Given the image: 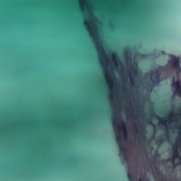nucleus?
Returning <instances> with one entry per match:
<instances>
[{
	"label": "nucleus",
	"mask_w": 181,
	"mask_h": 181,
	"mask_svg": "<svg viewBox=\"0 0 181 181\" xmlns=\"http://www.w3.org/2000/svg\"><path fill=\"white\" fill-rule=\"evenodd\" d=\"M98 49H99V50L100 52H102L103 53H104V48L103 47V46L100 45L98 47Z\"/></svg>",
	"instance_id": "nucleus-14"
},
{
	"label": "nucleus",
	"mask_w": 181,
	"mask_h": 181,
	"mask_svg": "<svg viewBox=\"0 0 181 181\" xmlns=\"http://www.w3.org/2000/svg\"><path fill=\"white\" fill-rule=\"evenodd\" d=\"M139 181H142V179L140 178V179L139 180Z\"/></svg>",
	"instance_id": "nucleus-29"
},
{
	"label": "nucleus",
	"mask_w": 181,
	"mask_h": 181,
	"mask_svg": "<svg viewBox=\"0 0 181 181\" xmlns=\"http://www.w3.org/2000/svg\"><path fill=\"white\" fill-rule=\"evenodd\" d=\"M129 83H130V86H135V77H134V76L130 75L129 76Z\"/></svg>",
	"instance_id": "nucleus-9"
},
{
	"label": "nucleus",
	"mask_w": 181,
	"mask_h": 181,
	"mask_svg": "<svg viewBox=\"0 0 181 181\" xmlns=\"http://www.w3.org/2000/svg\"><path fill=\"white\" fill-rule=\"evenodd\" d=\"M180 165H181V158H180Z\"/></svg>",
	"instance_id": "nucleus-34"
},
{
	"label": "nucleus",
	"mask_w": 181,
	"mask_h": 181,
	"mask_svg": "<svg viewBox=\"0 0 181 181\" xmlns=\"http://www.w3.org/2000/svg\"><path fill=\"white\" fill-rule=\"evenodd\" d=\"M149 91H153V90L151 89V90H150Z\"/></svg>",
	"instance_id": "nucleus-32"
},
{
	"label": "nucleus",
	"mask_w": 181,
	"mask_h": 181,
	"mask_svg": "<svg viewBox=\"0 0 181 181\" xmlns=\"http://www.w3.org/2000/svg\"><path fill=\"white\" fill-rule=\"evenodd\" d=\"M172 88L175 91H181V81L177 79V81L173 80L171 84Z\"/></svg>",
	"instance_id": "nucleus-3"
},
{
	"label": "nucleus",
	"mask_w": 181,
	"mask_h": 181,
	"mask_svg": "<svg viewBox=\"0 0 181 181\" xmlns=\"http://www.w3.org/2000/svg\"><path fill=\"white\" fill-rule=\"evenodd\" d=\"M104 93L107 92L104 91H88V92H28V93ZM115 93V92H109Z\"/></svg>",
	"instance_id": "nucleus-4"
},
{
	"label": "nucleus",
	"mask_w": 181,
	"mask_h": 181,
	"mask_svg": "<svg viewBox=\"0 0 181 181\" xmlns=\"http://www.w3.org/2000/svg\"><path fill=\"white\" fill-rule=\"evenodd\" d=\"M148 124H150V125H153V121H148Z\"/></svg>",
	"instance_id": "nucleus-20"
},
{
	"label": "nucleus",
	"mask_w": 181,
	"mask_h": 181,
	"mask_svg": "<svg viewBox=\"0 0 181 181\" xmlns=\"http://www.w3.org/2000/svg\"><path fill=\"white\" fill-rule=\"evenodd\" d=\"M127 60H131V57H129V56L127 55V57H126Z\"/></svg>",
	"instance_id": "nucleus-21"
},
{
	"label": "nucleus",
	"mask_w": 181,
	"mask_h": 181,
	"mask_svg": "<svg viewBox=\"0 0 181 181\" xmlns=\"http://www.w3.org/2000/svg\"><path fill=\"white\" fill-rule=\"evenodd\" d=\"M151 93H152V92H149L150 94H151Z\"/></svg>",
	"instance_id": "nucleus-35"
},
{
	"label": "nucleus",
	"mask_w": 181,
	"mask_h": 181,
	"mask_svg": "<svg viewBox=\"0 0 181 181\" xmlns=\"http://www.w3.org/2000/svg\"><path fill=\"white\" fill-rule=\"evenodd\" d=\"M175 93H179L180 94H181V91H178V92H175Z\"/></svg>",
	"instance_id": "nucleus-23"
},
{
	"label": "nucleus",
	"mask_w": 181,
	"mask_h": 181,
	"mask_svg": "<svg viewBox=\"0 0 181 181\" xmlns=\"http://www.w3.org/2000/svg\"><path fill=\"white\" fill-rule=\"evenodd\" d=\"M106 83L109 85L112 84V78L110 75H106Z\"/></svg>",
	"instance_id": "nucleus-10"
},
{
	"label": "nucleus",
	"mask_w": 181,
	"mask_h": 181,
	"mask_svg": "<svg viewBox=\"0 0 181 181\" xmlns=\"http://www.w3.org/2000/svg\"><path fill=\"white\" fill-rule=\"evenodd\" d=\"M124 53L128 54V51H125V52H124Z\"/></svg>",
	"instance_id": "nucleus-26"
},
{
	"label": "nucleus",
	"mask_w": 181,
	"mask_h": 181,
	"mask_svg": "<svg viewBox=\"0 0 181 181\" xmlns=\"http://www.w3.org/2000/svg\"><path fill=\"white\" fill-rule=\"evenodd\" d=\"M127 176H128V179H129L130 181H133V180H132L133 176H132V173H128Z\"/></svg>",
	"instance_id": "nucleus-12"
},
{
	"label": "nucleus",
	"mask_w": 181,
	"mask_h": 181,
	"mask_svg": "<svg viewBox=\"0 0 181 181\" xmlns=\"http://www.w3.org/2000/svg\"><path fill=\"white\" fill-rule=\"evenodd\" d=\"M174 115H175L174 114H171V115H170L171 117H173Z\"/></svg>",
	"instance_id": "nucleus-24"
},
{
	"label": "nucleus",
	"mask_w": 181,
	"mask_h": 181,
	"mask_svg": "<svg viewBox=\"0 0 181 181\" xmlns=\"http://www.w3.org/2000/svg\"><path fill=\"white\" fill-rule=\"evenodd\" d=\"M169 57L171 62V67H173V69H179V67H180V61H179V57L172 54H170Z\"/></svg>",
	"instance_id": "nucleus-1"
},
{
	"label": "nucleus",
	"mask_w": 181,
	"mask_h": 181,
	"mask_svg": "<svg viewBox=\"0 0 181 181\" xmlns=\"http://www.w3.org/2000/svg\"><path fill=\"white\" fill-rule=\"evenodd\" d=\"M165 137H166V139L167 141H169V133H165Z\"/></svg>",
	"instance_id": "nucleus-17"
},
{
	"label": "nucleus",
	"mask_w": 181,
	"mask_h": 181,
	"mask_svg": "<svg viewBox=\"0 0 181 181\" xmlns=\"http://www.w3.org/2000/svg\"><path fill=\"white\" fill-rule=\"evenodd\" d=\"M178 145H180V141L178 142Z\"/></svg>",
	"instance_id": "nucleus-28"
},
{
	"label": "nucleus",
	"mask_w": 181,
	"mask_h": 181,
	"mask_svg": "<svg viewBox=\"0 0 181 181\" xmlns=\"http://www.w3.org/2000/svg\"><path fill=\"white\" fill-rule=\"evenodd\" d=\"M158 144H163V139H160L158 140Z\"/></svg>",
	"instance_id": "nucleus-18"
},
{
	"label": "nucleus",
	"mask_w": 181,
	"mask_h": 181,
	"mask_svg": "<svg viewBox=\"0 0 181 181\" xmlns=\"http://www.w3.org/2000/svg\"><path fill=\"white\" fill-rule=\"evenodd\" d=\"M109 91H114V90H110Z\"/></svg>",
	"instance_id": "nucleus-30"
},
{
	"label": "nucleus",
	"mask_w": 181,
	"mask_h": 181,
	"mask_svg": "<svg viewBox=\"0 0 181 181\" xmlns=\"http://www.w3.org/2000/svg\"><path fill=\"white\" fill-rule=\"evenodd\" d=\"M82 91H105V90H83Z\"/></svg>",
	"instance_id": "nucleus-13"
},
{
	"label": "nucleus",
	"mask_w": 181,
	"mask_h": 181,
	"mask_svg": "<svg viewBox=\"0 0 181 181\" xmlns=\"http://www.w3.org/2000/svg\"><path fill=\"white\" fill-rule=\"evenodd\" d=\"M119 146L120 153L124 155V158H123L124 162H128V158H127V156H125V148L124 147L122 144H120Z\"/></svg>",
	"instance_id": "nucleus-5"
},
{
	"label": "nucleus",
	"mask_w": 181,
	"mask_h": 181,
	"mask_svg": "<svg viewBox=\"0 0 181 181\" xmlns=\"http://www.w3.org/2000/svg\"><path fill=\"white\" fill-rule=\"evenodd\" d=\"M124 84H128V79H124Z\"/></svg>",
	"instance_id": "nucleus-19"
},
{
	"label": "nucleus",
	"mask_w": 181,
	"mask_h": 181,
	"mask_svg": "<svg viewBox=\"0 0 181 181\" xmlns=\"http://www.w3.org/2000/svg\"><path fill=\"white\" fill-rule=\"evenodd\" d=\"M86 25H87V23H84Z\"/></svg>",
	"instance_id": "nucleus-31"
},
{
	"label": "nucleus",
	"mask_w": 181,
	"mask_h": 181,
	"mask_svg": "<svg viewBox=\"0 0 181 181\" xmlns=\"http://www.w3.org/2000/svg\"><path fill=\"white\" fill-rule=\"evenodd\" d=\"M136 132H138V129H136Z\"/></svg>",
	"instance_id": "nucleus-27"
},
{
	"label": "nucleus",
	"mask_w": 181,
	"mask_h": 181,
	"mask_svg": "<svg viewBox=\"0 0 181 181\" xmlns=\"http://www.w3.org/2000/svg\"><path fill=\"white\" fill-rule=\"evenodd\" d=\"M143 138H146V136L144 135V136H143Z\"/></svg>",
	"instance_id": "nucleus-25"
},
{
	"label": "nucleus",
	"mask_w": 181,
	"mask_h": 181,
	"mask_svg": "<svg viewBox=\"0 0 181 181\" xmlns=\"http://www.w3.org/2000/svg\"><path fill=\"white\" fill-rule=\"evenodd\" d=\"M151 115L153 117V118H157L160 122V124H162V125H166L167 122L166 121L162 119L160 117L158 116L155 112H153L151 113Z\"/></svg>",
	"instance_id": "nucleus-6"
},
{
	"label": "nucleus",
	"mask_w": 181,
	"mask_h": 181,
	"mask_svg": "<svg viewBox=\"0 0 181 181\" xmlns=\"http://www.w3.org/2000/svg\"><path fill=\"white\" fill-rule=\"evenodd\" d=\"M120 127H121L122 131H123V132L124 134L125 138H127L128 137V131L127 130V127H125V123H124V121L121 122Z\"/></svg>",
	"instance_id": "nucleus-7"
},
{
	"label": "nucleus",
	"mask_w": 181,
	"mask_h": 181,
	"mask_svg": "<svg viewBox=\"0 0 181 181\" xmlns=\"http://www.w3.org/2000/svg\"><path fill=\"white\" fill-rule=\"evenodd\" d=\"M133 71H136V70H135V69H133Z\"/></svg>",
	"instance_id": "nucleus-33"
},
{
	"label": "nucleus",
	"mask_w": 181,
	"mask_h": 181,
	"mask_svg": "<svg viewBox=\"0 0 181 181\" xmlns=\"http://www.w3.org/2000/svg\"><path fill=\"white\" fill-rule=\"evenodd\" d=\"M113 127H114L115 128H116V127H117V119H114V120H113Z\"/></svg>",
	"instance_id": "nucleus-15"
},
{
	"label": "nucleus",
	"mask_w": 181,
	"mask_h": 181,
	"mask_svg": "<svg viewBox=\"0 0 181 181\" xmlns=\"http://www.w3.org/2000/svg\"><path fill=\"white\" fill-rule=\"evenodd\" d=\"M173 151H174V156L177 158V159H180V156H179V151H177V144L173 146Z\"/></svg>",
	"instance_id": "nucleus-8"
},
{
	"label": "nucleus",
	"mask_w": 181,
	"mask_h": 181,
	"mask_svg": "<svg viewBox=\"0 0 181 181\" xmlns=\"http://www.w3.org/2000/svg\"><path fill=\"white\" fill-rule=\"evenodd\" d=\"M155 73V76H153V74H151V81L153 84H158L160 83V71H159V70H156Z\"/></svg>",
	"instance_id": "nucleus-2"
},
{
	"label": "nucleus",
	"mask_w": 181,
	"mask_h": 181,
	"mask_svg": "<svg viewBox=\"0 0 181 181\" xmlns=\"http://www.w3.org/2000/svg\"><path fill=\"white\" fill-rule=\"evenodd\" d=\"M112 57H113V60L115 61V62H117V57H116V55H115V54H112Z\"/></svg>",
	"instance_id": "nucleus-16"
},
{
	"label": "nucleus",
	"mask_w": 181,
	"mask_h": 181,
	"mask_svg": "<svg viewBox=\"0 0 181 181\" xmlns=\"http://www.w3.org/2000/svg\"><path fill=\"white\" fill-rule=\"evenodd\" d=\"M121 141H122V139H121V136L118 135V136H116V141L117 142V144L119 145H121Z\"/></svg>",
	"instance_id": "nucleus-11"
},
{
	"label": "nucleus",
	"mask_w": 181,
	"mask_h": 181,
	"mask_svg": "<svg viewBox=\"0 0 181 181\" xmlns=\"http://www.w3.org/2000/svg\"><path fill=\"white\" fill-rule=\"evenodd\" d=\"M39 91H47L46 90H40Z\"/></svg>",
	"instance_id": "nucleus-22"
}]
</instances>
